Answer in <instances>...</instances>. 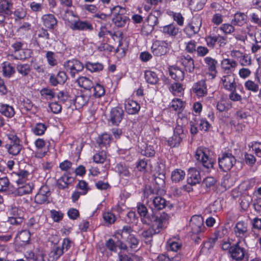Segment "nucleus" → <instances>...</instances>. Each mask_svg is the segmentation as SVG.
I'll use <instances>...</instances> for the list:
<instances>
[{
	"instance_id": "24",
	"label": "nucleus",
	"mask_w": 261,
	"mask_h": 261,
	"mask_svg": "<svg viewBox=\"0 0 261 261\" xmlns=\"http://www.w3.org/2000/svg\"><path fill=\"white\" fill-rule=\"evenodd\" d=\"M169 72L172 79L177 82L182 81L184 79V72L177 66H172L169 68Z\"/></svg>"
},
{
	"instance_id": "36",
	"label": "nucleus",
	"mask_w": 261,
	"mask_h": 261,
	"mask_svg": "<svg viewBox=\"0 0 261 261\" xmlns=\"http://www.w3.org/2000/svg\"><path fill=\"white\" fill-rule=\"evenodd\" d=\"M86 68L91 72H99L101 71L103 68V65L100 63H92L87 62L85 64Z\"/></svg>"
},
{
	"instance_id": "38",
	"label": "nucleus",
	"mask_w": 261,
	"mask_h": 261,
	"mask_svg": "<svg viewBox=\"0 0 261 261\" xmlns=\"http://www.w3.org/2000/svg\"><path fill=\"white\" fill-rule=\"evenodd\" d=\"M146 81L150 84H156L159 81V78L156 73L151 71H146L144 73Z\"/></svg>"
},
{
	"instance_id": "41",
	"label": "nucleus",
	"mask_w": 261,
	"mask_h": 261,
	"mask_svg": "<svg viewBox=\"0 0 261 261\" xmlns=\"http://www.w3.org/2000/svg\"><path fill=\"white\" fill-rule=\"evenodd\" d=\"M184 108V102L180 99L176 98L172 100L170 108L173 110L180 112Z\"/></svg>"
},
{
	"instance_id": "56",
	"label": "nucleus",
	"mask_w": 261,
	"mask_h": 261,
	"mask_svg": "<svg viewBox=\"0 0 261 261\" xmlns=\"http://www.w3.org/2000/svg\"><path fill=\"white\" fill-rule=\"evenodd\" d=\"M50 216L55 222H59L62 220L63 214L60 211L53 210L50 211Z\"/></svg>"
},
{
	"instance_id": "52",
	"label": "nucleus",
	"mask_w": 261,
	"mask_h": 261,
	"mask_svg": "<svg viewBox=\"0 0 261 261\" xmlns=\"http://www.w3.org/2000/svg\"><path fill=\"white\" fill-rule=\"evenodd\" d=\"M107 158L106 153L104 151H101L95 154L93 157V161L96 163H103Z\"/></svg>"
},
{
	"instance_id": "40",
	"label": "nucleus",
	"mask_w": 261,
	"mask_h": 261,
	"mask_svg": "<svg viewBox=\"0 0 261 261\" xmlns=\"http://www.w3.org/2000/svg\"><path fill=\"white\" fill-rule=\"evenodd\" d=\"M89 99L88 96L83 94L76 96L74 99L75 108L80 109L83 107L88 102Z\"/></svg>"
},
{
	"instance_id": "1",
	"label": "nucleus",
	"mask_w": 261,
	"mask_h": 261,
	"mask_svg": "<svg viewBox=\"0 0 261 261\" xmlns=\"http://www.w3.org/2000/svg\"><path fill=\"white\" fill-rule=\"evenodd\" d=\"M207 151L206 148L199 147L197 149L195 156L198 162V166L200 170L210 173L214 169L215 161L208 156Z\"/></svg>"
},
{
	"instance_id": "49",
	"label": "nucleus",
	"mask_w": 261,
	"mask_h": 261,
	"mask_svg": "<svg viewBox=\"0 0 261 261\" xmlns=\"http://www.w3.org/2000/svg\"><path fill=\"white\" fill-rule=\"evenodd\" d=\"M170 90L174 95H178L182 92L184 89L181 84L176 82L171 85Z\"/></svg>"
},
{
	"instance_id": "27",
	"label": "nucleus",
	"mask_w": 261,
	"mask_h": 261,
	"mask_svg": "<svg viewBox=\"0 0 261 261\" xmlns=\"http://www.w3.org/2000/svg\"><path fill=\"white\" fill-rule=\"evenodd\" d=\"M72 29L91 31L93 30V27L92 24L88 21H77L74 23Z\"/></svg>"
},
{
	"instance_id": "23",
	"label": "nucleus",
	"mask_w": 261,
	"mask_h": 261,
	"mask_svg": "<svg viewBox=\"0 0 261 261\" xmlns=\"http://www.w3.org/2000/svg\"><path fill=\"white\" fill-rule=\"evenodd\" d=\"M221 81L226 90L230 91L236 89V84L233 76L229 74L224 75L221 78Z\"/></svg>"
},
{
	"instance_id": "31",
	"label": "nucleus",
	"mask_w": 261,
	"mask_h": 261,
	"mask_svg": "<svg viewBox=\"0 0 261 261\" xmlns=\"http://www.w3.org/2000/svg\"><path fill=\"white\" fill-rule=\"evenodd\" d=\"M78 85L85 89L91 90L93 87V83L92 80L86 76H81L76 80Z\"/></svg>"
},
{
	"instance_id": "4",
	"label": "nucleus",
	"mask_w": 261,
	"mask_h": 261,
	"mask_svg": "<svg viewBox=\"0 0 261 261\" xmlns=\"http://www.w3.org/2000/svg\"><path fill=\"white\" fill-rule=\"evenodd\" d=\"M71 241L68 238L63 239L62 244H54L48 254L49 261H56L71 246Z\"/></svg>"
},
{
	"instance_id": "60",
	"label": "nucleus",
	"mask_w": 261,
	"mask_h": 261,
	"mask_svg": "<svg viewBox=\"0 0 261 261\" xmlns=\"http://www.w3.org/2000/svg\"><path fill=\"white\" fill-rule=\"evenodd\" d=\"M31 10L34 12H41L43 9L42 3L32 2L30 4Z\"/></svg>"
},
{
	"instance_id": "11",
	"label": "nucleus",
	"mask_w": 261,
	"mask_h": 261,
	"mask_svg": "<svg viewBox=\"0 0 261 261\" xmlns=\"http://www.w3.org/2000/svg\"><path fill=\"white\" fill-rule=\"evenodd\" d=\"M201 27V21L196 19L189 23L184 28V32L189 38H191L197 34Z\"/></svg>"
},
{
	"instance_id": "33",
	"label": "nucleus",
	"mask_w": 261,
	"mask_h": 261,
	"mask_svg": "<svg viewBox=\"0 0 261 261\" xmlns=\"http://www.w3.org/2000/svg\"><path fill=\"white\" fill-rule=\"evenodd\" d=\"M12 3L11 1L4 0L0 2V10L2 12L11 15L12 14Z\"/></svg>"
},
{
	"instance_id": "25",
	"label": "nucleus",
	"mask_w": 261,
	"mask_h": 261,
	"mask_svg": "<svg viewBox=\"0 0 261 261\" xmlns=\"http://www.w3.org/2000/svg\"><path fill=\"white\" fill-rule=\"evenodd\" d=\"M247 21V15L243 12H237L234 14L231 23L234 25L241 27L246 23Z\"/></svg>"
},
{
	"instance_id": "44",
	"label": "nucleus",
	"mask_w": 261,
	"mask_h": 261,
	"mask_svg": "<svg viewBox=\"0 0 261 261\" xmlns=\"http://www.w3.org/2000/svg\"><path fill=\"white\" fill-rule=\"evenodd\" d=\"M235 55L238 56L239 55H240L239 57L241 58L240 60V63L241 64V65L244 66H249L251 64V60L249 56H248L247 55H242V53L240 52L239 51H236L234 52Z\"/></svg>"
},
{
	"instance_id": "59",
	"label": "nucleus",
	"mask_w": 261,
	"mask_h": 261,
	"mask_svg": "<svg viewBox=\"0 0 261 261\" xmlns=\"http://www.w3.org/2000/svg\"><path fill=\"white\" fill-rule=\"evenodd\" d=\"M29 172L25 170L20 171L17 173L19 178L16 180L18 185H23L25 182V177L28 175Z\"/></svg>"
},
{
	"instance_id": "16",
	"label": "nucleus",
	"mask_w": 261,
	"mask_h": 261,
	"mask_svg": "<svg viewBox=\"0 0 261 261\" xmlns=\"http://www.w3.org/2000/svg\"><path fill=\"white\" fill-rule=\"evenodd\" d=\"M148 202L149 203L150 208L154 210H162L167 205L166 200L160 196L151 197L150 201L148 200Z\"/></svg>"
},
{
	"instance_id": "62",
	"label": "nucleus",
	"mask_w": 261,
	"mask_h": 261,
	"mask_svg": "<svg viewBox=\"0 0 261 261\" xmlns=\"http://www.w3.org/2000/svg\"><path fill=\"white\" fill-rule=\"evenodd\" d=\"M154 194L155 193L154 190L150 186H145L144 190V195L145 197L150 200V198L151 197H155Z\"/></svg>"
},
{
	"instance_id": "39",
	"label": "nucleus",
	"mask_w": 261,
	"mask_h": 261,
	"mask_svg": "<svg viewBox=\"0 0 261 261\" xmlns=\"http://www.w3.org/2000/svg\"><path fill=\"white\" fill-rule=\"evenodd\" d=\"M141 153L145 156L152 157L154 155L155 151L153 146L146 144L141 147Z\"/></svg>"
},
{
	"instance_id": "29",
	"label": "nucleus",
	"mask_w": 261,
	"mask_h": 261,
	"mask_svg": "<svg viewBox=\"0 0 261 261\" xmlns=\"http://www.w3.org/2000/svg\"><path fill=\"white\" fill-rule=\"evenodd\" d=\"M204 61L206 66L208 67L209 71L211 72V75L213 77H214L217 73L216 65L217 64V61L210 57L205 58Z\"/></svg>"
},
{
	"instance_id": "5",
	"label": "nucleus",
	"mask_w": 261,
	"mask_h": 261,
	"mask_svg": "<svg viewBox=\"0 0 261 261\" xmlns=\"http://www.w3.org/2000/svg\"><path fill=\"white\" fill-rule=\"evenodd\" d=\"M168 220H159L152 222L151 224L153 228H149L144 230L142 233V236L144 238V240L146 244H150L152 242V236L153 234L158 233L161 232L167 223Z\"/></svg>"
},
{
	"instance_id": "30",
	"label": "nucleus",
	"mask_w": 261,
	"mask_h": 261,
	"mask_svg": "<svg viewBox=\"0 0 261 261\" xmlns=\"http://www.w3.org/2000/svg\"><path fill=\"white\" fill-rule=\"evenodd\" d=\"M0 113L8 118H12L15 112L12 106L8 104L0 103Z\"/></svg>"
},
{
	"instance_id": "21",
	"label": "nucleus",
	"mask_w": 261,
	"mask_h": 261,
	"mask_svg": "<svg viewBox=\"0 0 261 261\" xmlns=\"http://www.w3.org/2000/svg\"><path fill=\"white\" fill-rule=\"evenodd\" d=\"M125 109L126 112L131 115L137 113L140 109V105L136 101L128 99L125 101Z\"/></svg>"
},
{
	"instance_id": "9",
	"label": "nucleus",
	"mask_w": 261,
	"mask_h": 261,
	"mask_svg": "<svg viewBox=\"0 0 261 261\" xmlns=\"http://www.w3.org/2000/svg\"><path fill=\"white\" fill-rule=\"evenodd\" d=\"M8 138L11 142L5 145L8 152L12 155H18L23 148V146L20 144L19 138L13 134L9 135Z\"/></svg>"
},
{
	"instance_id": "37",
	"label": "nucleus",
	"mask_w": 261,
	"mask_h": 261,
	"mask_svg": "<svg viewBox=\"0 0 261 261\" xmlns=\"http://www.w3.org/2000/svg\"><path fill=\"white\" fill-rule=\"evenodd\" d=\"M154 180L159 190L163 189L165 186V174L163 173H158L154 175Z\"/></svg>"
},
{
	"instance_id": "57",
	"label": "nucleus",
	"mask_w": 261,
	"mask_h": 261,
	"mask_svg": "<svg viewBox=\"0 0 261 261\" xmlns=\"http://www.w3.org/2000/svg\"><path fill=\"white\" fill-rule=\"evenodd\" d=\"M220 29L226 34H231L235 30L232 23L231 24L228 23L223 24L220 27Z\"/></svg>"
},
{
	"instance_id": "48",
	"label": "nucleus",
	"mask_w": 261,
	"mask_h": 261,
	"mask_svg": "<svg viewBox=\"0 0 261 261\" xmlns=\"http://www.w3.org/2000/svg\"><path fill=\"white\" fill-rule=\"evenodd\" d=\"M41 96L47 100H51L55 96V92L52 89L44 88L40 91Z\"/></svg>"
},
{
	"instance_id": "8",
	"label": "nucleus",
	"mask_w": 261,
	"mask_h": 261,
	"mask_svg": "<svg viewBox=\"0 0 261 261\" xmlns=\"http://www.w3.org/2000/svg\"><path fill=\"white\" fill-rule=\"evenodd\" d=\"M125 11L124 8L119 6L114 7L112 9V13L114 15L112 21L118 27H124L129 21V18L123 15Z\"/></svg>"
},
{
	"instance_id": "17",
	"label": "nucleus",
	"mask_w": 261,
	"mask_h": 261,
	"mask_svg": "<svg viewBox=\"0 0 261 261\" xmlns=\"http://www.w3.org/2000/svg\"><path fill=\"white\" fill-rule=\"evenodd\" d=\"M43 25L49 30L54 29L58 24V20L55 16L51 14L43 15L41 17Z\"/></svg>"
},
{
	"instance_id": "45",
	"label": "nucleus",
	"mask_w": 261,
	"mask_h": 261,
	"mask_svg": "<svg viewBox=\"0 0 261 261\" xmlns=\"http://www.w3.org/2000/svg\"><path fill=\"white\" fill-rule=\"evenodd\" d=\"M185 175V173L184 171L176 169L172 172L171 179L172 181L178 182L184 178Z\"/></svg>"
},
{
	"instance_id": "14",
	"label": "nucleus",
	"mask_w": 261,
	"mask_h": 261,
	"mask_svg": "<svg viewBox=\"0 0 261 261\" xmlns=\"http://www.w3.org/2000/svg\"><path fill=\"white\" fill-rule=\"evenodd\" d=\"M233 232L235 236L240 239H244L249 236L247 224L244 221L238 222L234 228Z\"/></svg>"
},
{
	"instance_id": "46",
	"label": "nucleus",
	"mask_w": 261,
	"mask_h": 261,
	"mask_svg": "<svg viewBox=\"0 0 261 261\" xmlns=\"http://www.w3.org/2000/svg\"><path fill=\"white\" fill-rule=\"evenodd\" d=\"M116 169L120 176H129L130 173L126 166L119 163L117 165Z\"/></svg>"
},
{
	"instance_id": "53",
	"label": "nucleus",
	"mask_w": 261,
	"mask_h": 261,
	"mask_svg": "<svg viewBox=\"0 0 261 261\" xmlns=\"http://www.w3.org/2000/svg\"><path fill=\"white\" fill-rule=\"evenodd\" d=\"M182 140V137L177 136L173 134V136L168 140L169 146L174 147L178 146Z\"/></svg>"
},
{
	"instance_id": "15",
	"label": "nucleus",
	"mask_w": 261,
	"mask_h": 261,
	"mask_svg": "<svg viewBox=\"0 0 261 261\" xmlns=\"http://www.w3.org/2000/svg\"><path fill=\"white\" fill-rule=\"evenodd\" d=\"M50 196V192L48 187L42 186L35 197V202L40 204L45 203H48L49 202L48 198Z\"/></svg>"
},
{
	"instance_id": "63",
	"label": "nucleus",
	"mask_w": 261,
	"mask_h": 261,
	"mask_svg": "<svg viewBox=\"0 0 261 261\" xmlns=\"http://www.w3.org/2000/svg\"><path fill=\"white\" fill-rule=\"evenodd\" d=\"M196 42L195 40H190L187 43L186 50L189 53L196 52Z\"/></svg>"
},
{
	"instance_id": "61",
	"label": "nucleus",
	"mask_w": 261,
	"mask_h": 261,
	"mask_svg": "<svg viewBox=\"0 0 261 261\" xmlns=\"http://www.w3.org/2000/svg\"><path fill=\"white\" fill-rule=\"evenodd\" d=\"M106 247L111 251H117V245L115 244V241L112 239H110L107 241L106 243Z\"/></svg>"
},
{
	"instance_id": "12",
	"label": "nucleus",
	"mask_w": 261,
	"mask_h": 261,
	"mask_svg": "<svg viewBox=\"0 0 261 261\" xmlns=\"http://www.w3.org/2000/svg\"><path fill=\"white\" fill-rule=\"evenodd\" d=\"M190 226L193 233H199L204 231L205 229L203 218L199 215H194L192 217Z\"/></svg>"
},
{
	"instance_id": "51",
	"label": "nucleus",
	"mask_w": 261,
	"mask_h": 261,
	"mask_svg": "<svg viewBox=\"0 0 261 261\" xmlns=\"http://www.w3.org/2000/svg\"><path fill=\"white\" fill-rule=\"evenodd\" d=\"M147 21L150 28L149 30L151 32L153 30V27L158 23V18L155 15L150 14L147 18Z\"/></svg>"
},
{
	"instance_id": "55",
	"label": "nucleus",
	"mask_w": 261,
	"mask_h": 261,
	"mask_svg": "<svg viewBox=\"0 0 261 261\" xmlns=\"http://www.w3.org/2000/svg\"><path fill=\"white\" fill-rule=\"evenodd\" d=\"M245 86L247 90L254 92H257L259 89L258 86L251 80L246 81L245 83Z\"/></svg>"
},
{
	"instance_id": "10",
	"label": "nucleus",
	"mask_w": 261,
	"mask_h": 261,
	"mask_svg": "<svg viewBox=\"0 0 261 261\" xmlns=\"http://www.w3.org/2000/svg\"><path fill=\"white\" fill-rule=\"evenodd\" d=\"M64 66L66 72H68L72 78L75 77L76 74L81 72L84 68L83 64L76 59L65 62Z\"/></svg>"
},
{
	"instance_id": "22",
	"label": "nucleus",
	"mask_w": 261,
	"mask_h": 261,
	"mask_svg": "<svg viewBox=\"0 0 261 261\" xmlns=\"http://www.w3.org/2000/svg\"><path fill=\"white\" fill-rule=\"evenodd\" d=\"M181 64L184 66L185 70L189 72L194 71L195 65L194 60L189 55L182 56L180 58Z\"/></svg>"
},
{
	"instance_id": "50",
	"label": "nucleus",
	"mask_w": 261,
	"mask_h": 261,
	"mask_svg": "<svg viewBox=\"0 0 261 261\" xmlns=\"http://www.w3.org/2000/svg\"><path fill=\"white\" fill-rule=\"evenodd\" d=\"M46 128V126L44 123H37L33 128V133L36 135H42L44 133Z\"/></svg>"
},
{
	"instance_id": "32",
	"label": "nucleus",
	"mask_w": 261,
	"mask_h": 261,
	"mask_svg": "<svg viewBox=\"0 0 261 261\" xmlns=\"http://www.w3.org/2000/svg\"><path fill=\"white\" fill-rule=\"evenodd\" d=\"M72 181L73 178L67 175H64L58 179L57 182L58 187L59 189H65L68 187Z\"/></svg>"
},
{
	"instance_id": "43",
	"label": "nucleus",
	"mask_w": 261,
	"mask_h": 261,
	"mask_svg": "<svg viewBox=\"0 0 261 261\" xmlns=\"http://www.w3.org/2000/svg\"><path fill=\"white\" fill-rule=\"evenodd\" d=\"M31 237V233L29 230H23L21 231L17 235V239L23 244H25L29 242Z\"/></svg>"
},
{
	"instance_id": "3",
	"label": "nucleus",
	"mask_w": 261,
	"mask_h": 261,
	"mask_svg": "<svg viewBox=\"0 0 261 261\" xmlns=\"http://www.w3.org/2000/svg\"><path fill=\"white\" fill-rule=\"evenodd\" d=\"M134 230L130 226H124L118 233L120 235L121 238L125 241L127 244L122 242H120L119 247L121 249L126 250L129 246L131 248H136L139 243L138 239L133 233Z\"/></svg>"
},
{
	"instance_id": "42",
	"label": "nucleus",
	"mask_w": 261,
	"mask_h": 261,
	"mask_svg": "<svg viewBox=\"0 0 261 261\" xmlns=\"http://www.w3.org/2000/svg\"><path fill=\"white\" fill-rule=\"evenodd\" d=\"M111 140V136L108 134H103L101 136H99L97 140V143L98 144L100 147L106 146L109 144Z\"/></svg>"
},
{
	"instance_id": "7",
	"label": "nucleus",
	"mask_w": 261,
	"mask_h": 261,
	"mask_svg": "<svg viewBox=\"0 0 261 261\" xmlns=\"http://www.w3.org/2000/svg\"><path fill=\"white\" fill-rule=\"evenodd\" d=\"M240 241L232 245L229 255L235 261H246L248 259L247 250L240 245Z\"/></svg>"
},
{
	"instance_id": "26",
	"label": "nucleus",
	"mask_w": 261,
	"mask_h": 261,
	"mask_svg": "<svg viewBox=\"0 0 261 261\" xmlns=\"http://www.w3.org/2000/svg\"><path fill=\"white\" fill-rule=\"evenodd\" d=\"M237 66V63L233 60L224 59L221 61V67L227 74L231 73Z\"/></svg>"
},
{
	"instance_id": "18",
	"label": "nucleus",
	"mask_w": 261,
	"mask_h": 261,
	"mask_svg": "<svg viewBox=\"0 0 261 261\" xmlns=\"http://www.w3.org/2000/svg\"><path fill=\"white\" fill-rule=\"evenodd\" d=\"M124 115V112L122 108L115 107L111 110L110 114V121L113 124L118 125L121 121Z\"/></svg>"
},
{
	"instance_id": "2",
	"label": "nucleus",
	"mask_w": 261,
	"mask_h": 261,
	"mask_svg": "<svg viewBox=\"0 0 261 261\" xmlns=\"http://www.w3.org/2000/svg\"><path fill=\"white\" fill-rule=\"evenodd\" d=\"M137 211L138 214L141 218L142 222L147 225H151L153 221L159 220H168L169 216L166 213H155L152 212L150 215L148 214L147 207L143 204H139L137 206Z\"/></svg>"
},
{
	"instance_id": "13",
	"label": "nucleus",
	"mask_w": 261,
	"mask_h": 261,
	"mask_svg": "<svg viewBox=\"0 0 261 261\" xmlns=\"http://www.w3.org/2000/svg\"><path fill=\"white\" fill-rule=\"evenodd\" d=\"M151 50L155 56H162L165 55L169 50L168 43L164 41H154L151 46Z\"/></svg>"
},
{
	"instance_id": "64",
	"label": "nucleus",
	"mask_w": 261,
	"mask_h": 261,
	"mask_svg": "<svg viewBox=\"0 0 261 261\" xmlns=\"http://www.w3.org/2000/svg\"><path fill=\"white\" fill-rule=\"evenodd\" d=\"M49 107L51 111L55 114L60 113L62 110V106L57 102L49 103Z\"/></svg>"
},
{
	"instance_id": "35",
	"label": "nucleus",
	"mask_w": 261,
	"mask_h": 261,
	"mask_svg": "<svg viewBox=\"0 0 261 261\" xmlns=\"http://www.w3.org/2000/svg\"><path fill=\"white\" fill-rule=\"evenodd\" d=\"M163 33L171 36H176L179 32V29L175 24L171 23L163 27Z\"/></svg>"
},
{
	"instance_id": "34",
	"label": "nucleus",
	"mask_w": 261,
	"mask_h": 261,
	"mask_svg": "<svg viewBox=\"0 0 261 261\" xmlns=\"http://www.w3.org/2000/svg\"><path fill=\"white\" fill-rule=\"evenodd\" d=\"M2 71L3 75L9 78L15 73L14 67L12 66L11 63L7 62L3 63Z\"/></svg>"
},
{
	"instance_id": "54",
	"label": "nucleus",
	"mask_w": 261,
	"mask_h": 261,
	"mask_svg": "<svg viewBox=\"0 0 261 261\" xmlns=\"http://www.w3.org/2000/svg\"><path fill=\"white\" fill-rule=\"evenodd\" d=\"M227 232L226 228L222 227L215 231L214 237L212 238L217 241L219 239L222 238L227 233Z\"/></svg>"
},
{
	"instance_id": "47",
	"label": "nucleus",
	"mask_w": 261,
	"mask_h": 261,
	"mask_svg": "<svg viewBox=\"0 0 261 261\" xmlns=\"http://www.w3.org/2000/svg\"><path fill=\"white\" fill-rule=\"evenodd\" d=\"M92 89L94 91L93 95L95 97L99 98L105 94V90L104 87L99 84H97L95 86L93 85V87Z\"/></svg>"
},
{
	"instance_id": "20",
	"label": "nucleus",
	"mask_w": 261,
	"mask_h": 261,
	"mask_svg": "<svg viewBox=\"0 0 261 261\" xmlns=\"http://www.w3.org/2000/svg\"><path fill=\"white\" fill-rule=\"evenodd\" d=\"M192 89L193 92L198 97L204 96L207 93L205 82L203 80H201L195 83Z\"/></svg>"
},
{
	"instance_id": "19",
	"label": "nucleus",
	"mask_w": 261,
	"mask_h": 261,
	"mask_svg": "<svg viewBox=\"0 0 261 261\" xmlns=\"http://www.w3.org/2000/svg\"><path fill=\"white\" fill-rule=\"evenodd\" d=\"M188 176L187 182L189 185H195L201 180L200 173L195 168L189 169Z\"/></svg>"
},
{
	"instance_id": "28",
	"label": "nucleus",
	"mask_w": 261,
	"mask_h": 261,
	"mask_svg": "<svg viewBox=\"0 0 261 261\" xmlns=\"http://www.w3.org/2000/svg\"><path fill=\"white\" fill-rule=\"evenodd\" d=\"M16 69L18 73L22 77H27L30 74L32 67L29 64L18 63L16 66Z\"/></svg>"
},
{
	"instance_id": "6",
	"label": "nucleus",
	"mask_w": 261,
	"mask_h": 261,
	"mask_svg": "<svg viewBox=\"0 0 261 261\" xmlns=\"http://www.w3.org/2000/svg\"><path fill=\"white\" fill-rule=\"evenodd\" d=\"M236 159L230 152H222L218 158L220 169L224 172L229 171L234 165Z\"/></svg>"
},
{
	"instance_id": "58",
	"label": "nucleus",
	"mask_w": 261,
	"mask_h": 261,
	"mask_svg": "<svg viewBox=\"0 0 261 261\" xmlns=\"http://www.w3.org/2000/svg\"><path fill=\"white\" fill-rule=\"evenodd\" d=\"M254 151L256 155L261 158V143L255 142L251 143V145H249Z\"/></svg>"
}]
</instances>
